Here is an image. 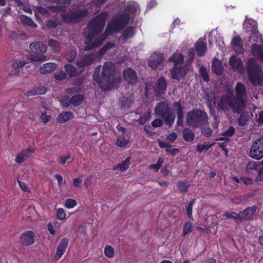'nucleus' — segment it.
Instances as JSON below:
<instances>
[{"label": "nucleus", "instance_id": "f257e3e1", "mask_svg": "<svg viewBox=\"0 0 263 263\" xmlns=\"http://www.w3.org/2000/svg\"><path fill=\"white\" fill-rule=\"evenodd\" d=\"M101 66H98L93 74V80L95 81L102 91H106L118 88L121 83L120 77H115V65L111 62H106L103 66L101 75L99 76Z\"/></svg>", "mask_w": 263, "mask_h": 263}, {"label": "nucleus", "instance_id": "f03ea898", "mask_svg": "<svg viewBox=\"0 0 263 263\" xmlns=\"http://www.w3.org/2000/svg\"><path fill=\"white\" fill-rule=\"evenodd\" d=\"M130 21V15L127 12L118 13L115 15L108 23L104 35L99 41L93 43L91 48L100 46L108 35L119 32L124 29L128 25Z\"/></svg>", "mask_w": 263, "mask_h": 263}, {"label": "nucleus", "instance_id": "7ed1b4c3", "mask_svg": "<svg viewBox=\"0 0 263 263\" xmlns=\"http://www.w3.org/2000/svg\"><path fill=\"white\" fill-rule=\"evenodd\" d=\"M208 122L207 114L202 110L194 108L189 111L186 117L187 125L193 127H202Z\"/></svg>", "mask_w": 263, "mask_h": 263}, {"label": "nucleus", "instance_id": "20e7f679", "mask_svg": "<svg viewBox=\"0 0 263 263\" xmlns=\"http://www.w3.org/2000/svg\"><path fill=\"white\" fill-rule=\"evenodd\" d=\"M155 114L161 118L169 127L173 126L175 120V115L172 112L168 103L163 101L158 103L154 108Z\"/></svg>", "mask_w": 263, "mask_h": 263}, {"label": "nucleus", "instance_id": "39448f33", "mask_svg": "<svg viewBox=\"0 0 263 263\" xmlns=\"http://www.w3.org/2000/svg\"><path fill=\"white\" fill-rule=\"evenodd\" d=\"M88 14L87 9H69L68 12L65 11L61 14L64 23L67 24H76L80 22Z\"/></svg>", "mask_w": 263, "mask_h": 263}, {"label": "nucleus", "instance_id": "423d86ee", "mask_svg": "<svg viewBox=\"0 0 263 263\" xmlns=\"http://www.w3.org/2000/svg\"><path fill=\"white\" fill-rule=\"evenodd\" d=\"M249 80L253 85H261L263 82V72L260 67L254 63L249 64L247 67Z\"/></svg>", "mask_w": 263, "mask_h": 263}, {"label": "nucleus", "instance_id": "0eeeda50", "mask_svg": "<svg viewBox=\"0 0 263 263\" xmlns=\"http://www.w3.org/2000/svg\"><path fill=\"white\" fill-rule=\"evenodd\" d=\"M29 48L35 55H31L29 59L34 62H44L47 60V57L43 54L47 50V46L42 42H33L30 44Z\"/></svg>", "mask_w": 263, "mask_h": 263}, {"label": "nucleus", "instance_id": "6e6552de", "mask_svg": "<svg viewBox=\"0 0 263 263\" xmlns=\"http://www.w3.org/2000/svg\"><path fill=\"white\" fill-rule=\"evenodd\" d=\"M233 101L228 95H221L218 102L217 108L218 110L223 111H228L231 108L234 112L240 114L241 111L239 107Z\"/></svg>", "mask_w": 263, "mask_h": 263}, {"label": "nucleus", "instance_id": "1a4fd4ad", "mask_svg": "<svg viewBox=\"0 0 263 263\" xmlns=\"http://www.w3.org/2000/svg\"><path fill=\"white\" fill-rule=\"evenodd\" d=\"M247 89L245 85L241 82H238L235 86V102L242 112L246 107L247 101Z\"/></svg>", "mask_w": 263, "mask_h": 263}, {"label": "nucleus", "instance_id": "9d476101", "mask_svg": "<svg viewBox=\"0 0 263 263\" xmlns=\"http://www.w3.org/2000/svg\"><path fill=\"white\" fill-rule=\"evenodd\" d=\"M107 16V13L106 12L99 13L89 22L87 25L88 29L100 33L104 27Z\"/></svg>", "mask_w": 263, "mask_h": 263}, {"label": "nucleus", "instance_id": "9b49d317", "mask_svg": "<svg viewBox=\"0 0 263 263\" xmlns=\"http://www.w3.org/2000/svg\"><path fill=\"white\" fill-rule=\"evenodd\" d=\"M249 156L256 160H260L263 158V137L257 139L253 143Z\"/></svg>", "mask_w": 263, "mask_h": 263}, {"label": "nucleus", "instance_id": "f8f14e48", "mask_svg": "<svg viewBox=\"0 0 263 263\" xmlns=\"http://www.w3.org/2000/svg\"><path fill=\"white\" fill-rule=\"evenodd\" d=\"M100 33L97 32L96 31L91 30V29H88V32L87 33L85 34V44H86V46L84 48L85 51H89L93 49L98 47L99 46L94 47L93 48H91L93 46V43H95L97 41H99L103 36L104 35V33L98 36L97 38L95 39L94 41L92 40L95 38L96 36L99 34Z\"/></svg>", "mask_w": 263, "mask_h": 263}, {"label": "nucleus", "instance_id": "ddd939ff", "mask_svg": "<svg viewBox=\"0 0 263 263\" xmlns=\"http://www.w3.org/2000/svg\"><path fill=\"white\" fill-rule=\"evenodd\" d=\"M35 234L32 231L23 232L19 238V243L23 246L32 245L34 243Z\"/></svg>", "mask_w": 263, "mask_h": 263}, {"label": "nucleus", "instance_id": "4468645a", "mask_svg": "<svg viewBox=\"0 0 263 263\" xmlns=\"http://www.w3.org/2000/svg\"><path fill=\"white\" fill-rule=\"evenodd\" d=\"M124 80L128 84H136L138 81L136 72L131 68H126L123 71Z\"/></svg>", "mask_w": 263, "mask_h": 263}, {"label": "nucleus", "instance_id": "2eb2a0df", "mask_svg": "<svg viewBox=\"0 0 263 263\" xmlns=\"http://www.w3.org/2000/svg\"><path fill=\"white\" fill-rule=\"evenodd\" d=\"M257 206L253 205L249 206L245 210L240 211V216L242 218V222L243 220L250 221L253 219L257 211Z\"/></svg>", "mask_w": 263, "mask_h": 263}, {"label": "nucleus", "instance_id": "dca6fc26", "mask_svg": "<svg viewBox=\"0 0 263 263\" xmlns=\"http://www.w3.org/2000/svg\"><path fill=\"white\" fill-rule=\"evenodd\" d=\"M68 241V239L65 237L63 238L58 245L55 254L54 255V259L55 261H57L61 258L64 254L67 247Z\"/></svg>", "mask_w": 263, "mask_h": 263}, {"label": "nucleus", "instance_id": "f3484780", "mask_svg": "<svg viewBox=\"0 0 263 263\" xmlns=\"http://www.w3.org/2000/svg\"><path fill=\"white\" fill-rule=\"evenodd\" d=\"M95 61L94 56L92 54H89L78 58L77 60L76 64L80 68H83L90 66Z\"/></svg>", "mask_w": 263, "mask_h": 263}, {"label": "nucleus", "instance_id": "a211bd4d", "mask_svg": "<svg viewBox=\"0 0 263 263\" xmlns=\"http://www.w3.org/2000/svg\"><path fill=\"white\" fill-rule=\"evenodd\" d=\"M163 61V56L161 53H154L148 61V66L153 69H156Z\"/></svg>", "mask_w": 263, "mask_h": 263}, {"label": "nucleus", "instance_id": "6ab92c4d", "mask_svg": "<svg viewBox=\"0 0 263 263\" xmlns=\"http://www.w3.org/2000/svg\"><path fill=\"white\" fill-rule=\"evenodd\" d=\"M232 48L237 53H242L243 52V41L239 36H235L231 41Z\"/></svg>", "mask_w": 263, "mask_h": 263}, {"label": "nucleus", "instance_id": "aec40b11", "mask_svg": "<svg viewBox=\"0 0 263 263\" xmlns=\"http://www.w3.org/2000/svg\"><path fill=\"white\" fill-rule=\"evenodd\" d=\"M205 40L203 38H200L196 43L195 45L197 54L199 57L203 56L207 50V46Z\"/></svg>", "mask_w": 263, "mask_h": 263}, {"label": "nucleus", "instance_id": "412c9836", "mask_svg": "<svg viewBox=\"0 0 263 263\" xmlns=\"http://www.w3.org/2000/svg\"><path fill=\"white\" fill-rule=\"evenodd\" d=\"M229 64L234 71L241 72L243 71L242 61L236 56L231 57L230 59Z\"/></svg>", "mask_w": 263, "mask_h": 263}, {"label": "nucleus", "instance_id": "4be33fe9", "mask_svg": "<svg viewBox=\"0 0 263 263\" xmlns=\"http://www.w3.org/2000/svg\"><path fill=\"white\" fill-rule=\"evenodd\" d=\"M171 73L173 79L179 80L184 76L185 71L181 65H175L171 70Z\"/></svg>", "mask_w": 263, "mask_h": 263}, {"label": "nucleus", "instance_id": "5701e85b", "mask_svg": "<svg viewBox=\"0 0 263 263\" xmlns=\"http://www.w3.org/2000/svg\"><path fill=\"white\" fill-rule=\"evenodd\" d=\"M167 87L166 81L163 77L158 78L155 84V92L161 95L163 93Z\"/></svg>", "mask_w": 263, "mask_h": 263}, {"label": "nucleus", "instance_id": "b1692460", "mask_svg": "<svg viewBox=\"0 0 263 263\" xmlns=\"http://www.w3.org/2000/svg\"><path fill=\"white\" fill-rule=\"evenodd\" d=\"M252 54L263 63V47L257 44H253L251 47Z\"/></svg>", "mask_w": 263, "mask_h": 263}, {"label": "nucleus", "instance_id": "393cba45", "mask_svg": "<svg viewBox=\"0 0 263 263\" xmlns=\"http://www.w3.org/2000/svg\"><path fill=\"white\" fill-rule=\"evenodd\" d=\"M213 72L217 76H220L222 74L223 68L220 61L218 59H214L212 64Z\"/></svg>", "mask_w": 263, "mask_h": 263}, {"label": "nucleus", "instance_id": "a878e982", "mask_svg": "<svg viewBox=\"0 0 263 263\" xmlns=\"http://www.w3.org/2000/svg\"><path fill=\"white\" fill-rule=\"evenodd\" d=\"M139 6L136 3L134 2H128L124 12L128 13L130 17L131 16L134 17L136 15Z\"/></svg>", "mask_w": 263, "mask_h": 263}, {"label": "nucleus", "instance_id": "bb28decb", "mask_svg": "<svg viewBox=\"0 0 263 263\" xmlns=\"http://www.w3.org/2000/svg\"><path fill=\"white\" fill-rule=\"evenodd\" d=\"M262 164L260 162H256L255 161L251 160L248 162L246 166V171L249 174H251L253 171L256 172L261 166Z\"/></svg>", "mask_w": 263, "mask_h": 263}, {"label": "nucleus", "instance_id": "cd10ccee", "mask_svg": "<svg viewBox=\"0 0 263 263\" xmlns=\"http://www.w3.org/2000/svg\"><path fill=\"white\" fill-rule=\"evenodd\" d=\"M57 68V64L54 63H47L40 68V72L42 74H47L52 72Z\"/></svg>", "mask_w": 263, "mask_h": 263}, {"label": "nucleus", "instance_id": "c85d7f7f", "mask_svg": "<svg viewBox=\"0 0 263 263\" xmlns=\"http://www.w3.org/2000/svg\"><path fill=\"white\" fill-rule=\"evenodd\" d=\"M73 114L70 111H65L60 114L57 118V121L60 123H64L70 119H73Z\"/></svg>", "mask_w": 263, "mask_h": 263}, {"label": "nucleus", "instance_id": "c756f323", "mask_svg": "<svg viewBox=\"0 0 263 263\" xmlns=\"http://www.w3.org/2000/svg\"><path fill=\"white\" fill-rule=\"evenodd\" d=\"M135 28L132 26H128L123 32L122 39L126 41L132 38L135 34Z\"/></svg>", "mask_w": 263, "mask_h": 263}, {"label": "nucleus", "instance_id": "7c9ffc66", "mask_svg": "<svg viewBox=\"0 0 263 263\" xmlns=\"http://www.w3.org/2000/svg\"><path fill=\"white\" fill-rule=\"evenodd\" d=\"M246 27L247 31L250 32L252 34L257 32V23L253 19L249 20L246 22Z\"/></svg>", "mask_w": 263, "mask_h": 263}, {"label": "nucleus", "instance_id": "2f4dec72", "mask_svg": "<svg viewBox=\"0 0 263 263\" xmlns=\"http://www.w3.org/2000/svg\"><path fill=\"white\" fill-rule=\"evenodd\" d=\"M130 157L126 158L124 161H122L120 163L118 164L113 167V170L115 171L119 170L121 172L126 171L130 163Z\"/></svg>", "mask_w": 263, "mask_h": 263}, {"label": "nucleus", "instance_id": "473e14b6", "mask_svg": "<svg viewBox=\"0 0 263 263\" xmlns=\"http://www.w3.org/2000/svg\"><path fill=\"white\" fill-rule=\"evenodd\" d=\"M223 217H226L228 219L233 218L237 224L242 222V218L240 216V212L238 213H236L234 212H227L223 214Z\"/></svg>", "mask_w": 263, "mask_h": 263}, {"label": "nucleus", "instance_id": "72a5a7b5", "mask_svg": "<svg viewBox=\"0 0 263 263\" xmlns=\"http://www.w3.org/2000/svg\"><path fill=\"white\" fill-rule=\"evenodd\" d=\"M182 136L183 139L186 142H192L195 138L194 133L191 129L188 128H185L183 129Z\"/></svg>", "mask_w": 263, "mask_h": 263}, {"label": "nucleus", "instance_id": "f704fd0d", "mask_svg": "<svg viewBox=\"0 0 263 263\" xmlns=\"http://www.w3.org/2000/svg\"><path fill=\"white\" fill-rule=\"evenodd\" d=\"M65 68L70 77H76L78 74L81 73V72H79L77 68L71 64H66L65 65Z\"/></svg>", "mask_w": 263, "mask_h": 263}, {"label": "nucleus", "instance_id": "c9c22d12", "mask_svg": "<svg viewBox=\"0 0 263 263\" xmlns=\"http://www.w3.org/2000/svg\"><path fill=\"white\" fill-rule=\"evenodd\" d=\"M169 60L173 62L175 65H180L184 60V57L182 54L174 53L169 59Z\"/></svg>", "mask_w": 263, "mask_h": 263}, {"label": "nucleus", "instance_id": "e433bc0d", "mask_svg": "<svg viewBox=\"0 0 263 263\" xmlns=\"http://www.w3.org/2000/svg\"><path fill=\"white\" fill-rule=\"evenodd\" d=\"M71 104L74 106H78L81 105L84 100V95L78 94L73 96L71 98Z\"/></svg>", "mask_w": 263, "mask_h": 263}, {"label": "nucleus", "instance_id": "4c0bfd02", "mask_svg": "<svg viewBox=\"0 0 263 263\" xmlns=\"http://www.w3.org/2000/svg\"><path fill=\"white\" fill-rule=\"evenodd\" d=\"M20 17L21 21L24 24L34 28H36L37 27L36 24H35L30 17L22 14L20 15Z\"/></svg>", "mask_w": 263, "mask_h": 263}, {"label": "nucleus", "instance_id": "58836bf2", "mask_svg": "<svg viewBox=\"0 0 263 263\" xmlns=\"http://www.w3.org/2000/svg\"><path fill=\"white\" fill-rule=\"evenodd\" d=\"M173 108L177 116L184 115L183 107L180 101L174 102L173 103Z\"/></svg>", "mask_w": 263, "mask_h": 263}, {"label": "nucleus", "instance_id": "ea45409f", "mask_svg": "<svg viewBox=\"0 0 263 263\" xmlns=\"http://www.w3.org/2000/svg\"><path fill=\"white\" fill-rule=\"evenodd\" d=\"M190 185V184L185 181H179L177 184L178 190L181 193H184L187 192Z\"/></svg>", "mask_w": 263, "mask_h": 263}, {"label": "nucleus", "instance_id": "a19ab883", "mask_svg": "<svg viewBox=\"0 0 263 263\" xmlns=\"http://www.w3.org/2000/svg\"><path fill=\"white\" fill-rule=\"evenodd\" d=\"M48 45L55 52H58L60 50V44L57 41L53 39H50L48 41Z\"/></svg>", "mask_w": 263, "mask_h": 263}, {"label": "nucleus", "instance_id": "79ce46f5", "mask_svg": "<svg viewBox=\"0 0 263 263\" xmlns=\"http://www.w3.org/2000/svg\"><path fill=\"white\" fill-rule=\"evenodd\" d=\"M249 121V116L247 114H242L237 119V123L239 126H245Z\"/></svg>", "mask_w": 263, "mask_h": 263}, {"label": "nucleus", "instance_id": "37998d69", "mask_svg": "<svg viewBox=\"0 0 263 263\" xmlns=\"http://www.w3.org/2000/svg\"><path fill=\"white\" fill-rule=\"evenodd\" d=\"M199 74L202 79L208 82L209 81V75L205 66H201L199 69Z\"/></svg>", "mask_w": 263, "mask_h": 263}, {"label": "nucleus", "instance_id": "c03bdc74", "mask_svg": "<svg viewBox=\"0 0 263 263\" xmlns=\"http://www.w3.org/2000/svg\"><path fill=\"white\" fill-rule=\"evenodd\" d=\"M115 46V45L114 43L111 42H108L106 43L99 51V54L101 55H104L106 51L112 48Z\"/></svg>", "mask_w": 263, "mask_h": 263}, {"label": "nucleus", "instance_id": "a18cd8bd", "mask_svg": "<svg viewBox=\"0 0 263 263\" xmlns=\"http://www.w3.org/2000/svg\"><path fill=\"white\" fill-rule=\"evenodd\" d=\"M215 144V142H213L209 144H198L196 147V151L199 153H201L203 151H208L210 148Z\"/></svg>", "mask_w": 263, "mask_h": 263}, {"label": "nucleus", "instance_id": "49530a36", "mask_svg": "<svg viewBox=\"0 0 263 263\" xmlns=\"http://www.w3.org/2000/svg\"><path fill=\"white\" fill-rule=\"evenodd\" d=\"M195 203V199L192 200L191 201H190L189 204H187L186 208V214L189 217V218L192 220H193V217L192 215V209H193V206Z\"/></svg>", "mask_w": 263, "mask_h": 263}, {"label": "nucleus", "instance_id": "de8ad7c7", "mask_svg": "<svg viewBox=\"0 0 263 263\" xmlns=\"http://www.w3.org/2000/svg\"><path fill=\"white\" fill-rule=\"evenodd\" d=\"M193 230V224L190 221L186 222L183 227L182 236H185L187 234L191 232Z\"/></svg>", "mask_w": 263, "mask_h": 263}, {"label": "nucleus", "instance_id": "09e8293b", "mask_svg": "<svg viewBox=\"0 0 263 263\" xmlns=\"http://www.w3.org/2000/svg\"><path fill=\"white\" fill-rule=\"evenodd\" d=\"M77 204V201L72 198H68L66 200L64 206L67 209H72Z\"/></svg>", "mask_w": 263, "mask_h": 263}, {"label": "nucleus", "instance_id": "8fccbe9b", "mask_svg": "<svg viewBox=\"0 0 263 263\" xmlns=\"http://www.w3.org/2000/svg\"><path fill=\"white\" fill-rule=\"evenodd\" d=\"M104 254L108 258L113 257L114 256V248L109 245L106 246L104 249Z\"/></svg>", "mask_w": 263, "mask_h": 263}, {"label": "nucleus", "instance_id": "3c124183", "mask_svg": "<svg viewBox=\"0 0 263 263\" xmlns=\"http://www.w3.org/2000/svg\"><path fill=\"white\" fill-rule=\"evenodd\" d=\"M128 141L124 137L119 136L116 141V144L120 147H124L128 144Z\"/></svg>", "mask_w": 263, "mask_h": 263}, {"label": "nucleus", "instance_id": "603ef678", "mask_svg": "<svg viewBox=\"0 0 263 263\" xmlns=\"http://www.w3.org/2000/svg\"><path fill=\"white\" fill-rule=\"evenodd\" d=\"M163 162V159L162 158H159L157 160V163L150 165L149 166V168L151 169H155L156 172H158L162 166Z\"/></svg>", "mask_w": 263, "mask_h": 263}, {"label": "nucleus", "instance_id": "864d4df0", "mask_svg": "<svg viewBox=\"0 0 263 263\" xmlns=\"http://www.w3.org/2000/svg\"><path fill=\"white\" fill-rule=\"evenodd\" d=\"M235 133V129L232 126H230L229 128L222 133V135L227 137H232Z\"/></svg>", "mask_w": 263, "mask_h": 263}, {"label": "nucleus", "instance_id": "5fc2aeb1", "mask_svg": "<svg viewBox=\"0 0 263 263\" xmlns=\"http://www.w3.org/2000/svg\"><path fill=\"white\" fill-rule=\"evenodd\" d=\"M256 172L258 173V175L255 179V182L263 181V164Z\"/></svg>", "mask_w": 263, "mask_h": 263}, {"label": "nucleus", "instance_id": "6e6d98bb", "mask_svg": "<svg viewBox=\"0 0 263 263\" xmlns=\"http://www.w3.org/2000/svg\"><path fill=\"white\" fill-rule=\"evenodd\" d=\"M66 215V213L63 209L59 208L57 210V217L58 219L63 220L65 218Z\"/></svg>", "mask_w": 263, "mask_h": 263}, {"label": "nucleus", "instance_id": "4d7b16f0", "mask_svg": "<svg viewBox=\"0 0 263 263\" xmlns=\"http://www.w3.org/2000/svg\"><path fill=\"white\" fill-rule=\"evenodd\" d=\"M66 74L62 70H60L59 72H57L54 74V78L57 80H63L66 78Z\"/></svg>", "mask_w": 263, "mask_h": 263}, {"label": "nucleus", "instance_id": "13d9d810", "mask_svg": "<svg viewBox=\"0 0 263 263\" xmlns=\"http://www.w3.org/2000/svg\"><path fill=\"white\" fill-rule=\"evenodd\" d=\"M201 128V134L203 136L209 137L211 136L212 134V131L211 128L210 127H204L202 128V127H200Z\"/></svg>", "mask_w": 263, "mask_h": 263}, {"label": "nucleus", "instance_id": "bf43d9fd", "mask_svg": "<svg viewBox=\"0 0 263 263\" xmlns=\"http://www.w3.org/2000/svg\"><path fill=\"white\" fill-rule=\"evenodd\" d=\"M177 134L175 132H172L167 136L166 139L168 142L173 143L177 139Z\"/></svg>", "mask_w": 263, "mask_h": 263}, {"label": "nucleus", "instance_id": "052dcab7", "mask_svg": "<svg viewBox=\"0 0 263 263\" xmlns=\"http://www.w3.org/2000/svg\"><path fill=\"white\" fill-rule=\"evenodd\" d=\"M25 65L24 62H22L20 60H15L13 63L12 66L14 69H17L18 68L23 67Z\"/></svg>", "mask_w": 263, "mask_h": 263}, {"label": "nucleus", "instance_id": "680f3d73", "mask_svg": "<svg viewBox=\"0 0 263 263\" xmlns=\"http://www.w3.org/2000/svg\"><path fill=\"white\" fill-rule=\"evenodd\" d=\"M46 25L48 28H55L58 26V24L55 21L49 20L47 21Z\"/></svg>", "mask_w": 263, "mask_h": 263}, {"label": "nucleus", "instance_id": "e2e57ef3", "mask_svg": "<svg viewBox=\"0 0 263 263\" xmlns=\"http://www.w3.org/2000/svg\"><path fill=\"white\" fill-rule=\"evenodd\" d=\"M151 124L154 127H158L162 126L163 122L162 119H156L152 122Z\"/></svg>", "mask_w": 263, "mask_h": 263}, {"label": "nucleus", "instance_id": "0e129e2a", "mask_svg": "<svg viewBox=\"0 0 263 263\" xmlns=\"http://www.w3.org/2000/svg\"><path fill=\"white\" fill-rule=\"evenodd\" d=\"M231 201L235 204H239L242 202L243 201H245V198H243V197L239 196V197H236L234 198H232L230 199Z\"/></svg>", "mask_w": 263, "mask_h": 263}, {"label": "nucleus", "instance_id": "69168bd1", "mask_svg": "<svg viewBox=\"0 0 263 263\" xmlns=\"http://www.w3.org/2000/svg\"><path fill=\"white\" fill-rule=\"evenodd\" d=\"M40 118L44 123H46L50 120L51 117L50 115H47L45 111L41 114Z\"/></svg>", "mask_w": 263, "mask_h": 263}, {"label": "nucleus", "instance_id": "338daca9", "mask_svg": "<svg viewBox=\"0 0 263 263\" xmlns=\"http://www.w3.org/2000/svg\"><path fill=\"white\" fill-rule=\"evenodd\" d=\"M36 9L38 12L42 14V15H47L49 14L48 8H45L41 6H38L36 8Z\"/></svg>", "mask_w": 263, "mask_h": 263}, {"label": "nucleus", "instance_id": "774afa93", "mask_svg": "<svg viewBox=\"0 0 263 263\" xmlns=\"http://www.w3.org/2000/svg\"><path fill=\"white\" fill-rule=\"evenodd\" d=\"M76 55V51H71L70 53L67 55V60L70 63L72 62L74 60Z\"/></svg>", "mask_w": 263, "mask_h": 263}]
</instances>
